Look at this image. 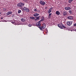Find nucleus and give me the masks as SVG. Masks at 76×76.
<instances>
[{"instance_id":"nucleus-1","label":"nucleus","mask_w":76,"mask_h":76,"mask_svg":"<svg viewBox=\"0 0 76 76\" xmlns=\"http://www.w3.org/2000/svg\"><path fill=\"white\" fill-rule=\"evenodd\" d=\"M36 25L39 28V29L41 30V31H44V29L42 28V27H41V21H39L37 23H36Z\"/></svg>"},{"instance_id":"nucleus-2","label":"nucleus","mask_w":76,"mask_h":76,"mask_svg":"<svg viewBox=\"0 0 76 76\" xmlns=\"http://www.w3.org/2000/svg\"><path fill=\"white\" fill-rule=\"evenodd\" d=\"M58 27H59L61 29H63V28H66V27L64 26H63V25L62 23H61L60 24H58Z\"/></svg>"},{"instance_id":"nucleus-3","label":"nucleus","mask_w":76,"mask_h":76,"mask_svg":"<svg viewBox=\"0 0 76 76\" xmlns=\"http://www.w3.org/2000/svg\"><path fill=\"white\" fill-rule=\"evenodd\" d=\"M24 6V4L22 2L18 3L17 4L18 7H22V6Z\"/></svg>"},{"instance_id":"nucleus-4","label":"nucleus","mask_w":76,"mask_h":76,"mask_svg":"<svg viewBox=\"0 0 76 76\" xmlns=\"http://www.w3.org/2000/svg\"><path fill=\"white\" fill-rule=\"evenodd\" d=\"M23 10H25V11H26V12H29V9L26 7H24V8Z\"/></svg>"},{"instance_id":"nucleus-5","label":"nucleus","mask_w":76,"mask_h":76,"mask_svg":"<svg viewBox=\"0 0 76 76\" xmlns=\"http://www.w3.org/2000/svg\"><path fill=\"white\" fill-rule=\"evenodd\" d=\"M21 20L22 22H23V24L25 25L26 24V23H24V22H25L26 20H25V19L24 18H22L21 19Z\"/></svg>"},{"instance_id":"nucleus-6","label":"nucleus","mask_w":76,"mask_h":76,"mask_svg":"<svg viewBox=\"0 0 76 76\" xmlns=\"http://www.w3.org/2000/svg\"><path fill=\"white\" fill-rule=\"evenodd\" d=\"M39 2L40 4H42V5L43 6H44V5H45V2L42 1H40Z\"/></svg>"},{"instance_id":"nucleus-7","label":"nucleus","mask_w":76,"mask_h":76,"mask_svg":"<svg viewBox=\"0 0 76 76\" xmlns=\"http://www.w3.org/2000/svg\"><path fill=\"white\" fill-rule=\"evenodd\" d=\"M72 23L71 22H67V25L68 26H70V25H72Z\"/></svg>"},{"instance_id":"nucleus-8","label":"nucleus","mask_w":76,"mask_h":76,"mask_svg":"<svg viewBox=\"0 0 76 76\" xmlns=\"http://www.w3.org/2000/svg\"><path fill=\"white\" fill-rule=\"evenodd\" d=\"M67 19H70V20H72L73 19V17L72 16H69L67 17Z\"/></svg>"},{"instance_id":"nucleus-9","label":"nucleus","mask_w":76,"mask_h":76,"mask_svg":"<svg viewBox=\"0 0 76 76\" xmlns=\"http://www.w3.org/2000/svg\"><path fill=\"white\" fill-rule=\"evenodd\" d=\"M12 13V12L11 11H9L7 13V15H10Z\"/></svg>"},{"instance_id":"nucleus-10","label":"nucleus","mask_w":76,"mask_h":76,"mask_svg":"<svg viewBox=\"0 0 76 76\" xmlns=\"http://www.w3.org/2000/svg\"><path fill=\"white\" fill-rule=\"evenodd\" d=\"M52 9H53L52 7H51L50 9H49L48 11V13H51V10H52Z\"/></svg>"},{"instance_id":"nucleus-11","label":"nucleus","mask_w":76,"mask_h":76,"mask_svg":"<svg viewBox=\"0 0 76 76\" xmlns=\"http://www.w3.org/2000/svg\"><path fill=\"white\" fill-rule=\"evenodd\" d=\"M45 27H46V26L45 25V24H43V26L42 27V29H44V28H45Z\"/></svg>"},{"instance_id":"nucleus-12","label":"nucleus","mask_w":76,"mask_h":76,"mask_svg":"<svg viewBox=\"0 0 76 76\" xmlns=\"http://www.w3.org/2000/svg\"><path fill=\"white\" fill-rule=\"evenodd\" d=\"M56 14L57 15H59L60 14V12L58 11H56Z\"/></svg>"},{"instance_id":"nucleus-13","label":"nucleus","mask_w":76,"mask_h":76,"mask_svg":"<svg viewBox=\"0 0 76 76\" xmlns=\"http://www.w3.org/2000/svg\"><path fill=\"white\" fill-rule=\"evenodd\" d=\"M39 14L35 13L34 14L33 16H39Z\"/></svg>"},{"instance_id":"nucleus-14","label":"nucleus","mask_w":76,"mask_h":76,"mask_svg":"<svg viewBox=\"0 0 76 76\" xmlns=\"http://www.w3.org/2000/svg\"><path fill=\"white\" fill-rule=\"evenodd\" d=\"M44 18L43 17H42L41 18V19L40 20V22H42V21H44Z\"/></svg>"},{"instance_id":"nucleus-15","label":"nucleus","mask_w":76,"mask_h":76,"mask_svg":"<svg viewBox=\"0 0 76 76\" xmlns=\"http://www.w3.org/2000/svg\"><path fill=\"white\" fill-rule=\"evenodd\" d=\"M40 18V16L37 17H36V18L37 19H38V20H39V18Z\"/></svg>"},{"instance_id":"nucleus-16","label":"nucleus","mask_w":76,"mask_h":76,"mask_svg":"<svg viewBox=\"0 0 76 76\" xmlns=\"http://www.w3.org/2000/svg\"><path fill=\"white\" fill-rule=\"evenodd\" d=\"M70 7H67V10H70Z\"/></svg>"},{"instance_id":"nucleus-17","label":"nucleus","mask_w":76,"mask_h":76,"mask_svg":"<svg viewBox=\"0 0 76 76\" xmlns=\"http://www.w3.org/2000/svg\"><path fill=\"white\" fill-rule=\"evenodd\" d=\"M3 10L4 12H6V9L5 8H3Z\"/></svg>"},{"instance_id":"nucleus-18","label":"nucleus","mask_w":76,"mask_h":76,"mask_svg":"<svg viewBox=\"0 0 76 76\" xmlns=\"http://www.w3.org/2000/svg\"><path fill=\"white\" fill-rule=\"evenodd\" d=\"M21 12H22L21 10H18V13H21Z\"/></svg>"},{"instance_id":"nucleus-19","label":"nucleus","mask_w":76,"mask_h":76,"mask_svg":"<svg viewBox=\"0 0 76 76\" xmlns=\"http://www.w3.org/2000/svg\"><path fill=\"white\" fill-rule=\"evenodd\" d=\"M30 18L31 19H35V17H31Z\"/></svg>"},{"instance_id":"nucleus-20","label":"nucleus","mask_w":76,"mask_h":76,"mask_svg":"<svg viewBox=\"0 0 76 76\" xmlns=\"http://www.w3.org/2000/svg\"><path fill=\"white\" fill-rule=\"evenodd\" d=\"M69 13H70V14H72V10H69Z\"/></svg>"},{"instance_id":"nucleus-21","label":"nucleus","mask_w":76,"mask_h":76,"mask_svg":"<svg viewBox=\"0 0 76 76\" xmlns=\"http://www.w3.org/2000/svg\"><path fill=\"white\" fill-rule=\"evenodd\" d=\"M11 17H13V16H14V14H11L10 15Z\"/></svg>"},{"instance_id":"nucleus-22","label":"nucleus","mask_w":76,"mask_h":76,"mask_svg":"<svg viewBox=\"0 0 76 76\" xmlns=\"http://www.w3.org/2000/svg\"><path fill=\"white\" fill-rule=\"evenodd\" d=\"M72 1H71V0H69V1H68V2L69 3H71L72 2Z\"/></svg>"},{"instance_id":"nucleus-23","label":"nucleus","mask_w":76,"mask_h":76,"mask_svg":"<svg viewBox=\"0 0 76 76\" xmlns=\"http://www.w3.org/2000/svg\"><path fill=\"white\" fill-rule=\"evenodd\" d=\"M28 26L30 27L32 26V25L31 24H29Z\"/></svg>"},{"instance_id":"nucleus-24","label":"nucleus","mask_w":76,"mask_h":76,"mask_svg":"<svg viewBox=\"0 0 76 76\" xmlns=\"http://www.w3.org/2000/svg\"><path fill=\"white\" fill-rule=\"evenodd\" d=\"M34 11L35 12H37V10L36 9H35L34 10Z\"/></svg>"},{"instance_id":"nucleus-25","label":"nucleus","mask_w":76,"mask_h":76,"mask_svg":"<svg viewBox=\"0 0 76 76\" xmlns=\"http://www.w3.org/2000/svg\"><path fill=\"white\" fill-rule=\"evenodd\" d=\"M51 16L49 15V16L48 17V18H49V19H50V18H51Z\"/></svg>"},{"instance_id":"nucleus-26","label":"nucleus","mask_w":76,"mask_h":76,"mask_svg":"<svg viewBox=\"0 0 76 76\" xmlns=\"http://www.w3.org/2000/svg\"><path fill=\"white\" fill-rule=\"evenodd\" d=\"M15 21H12V23H14V24H15Z\"/></svg>"},{"instance_id":"nucleus-27","label":"nucleus","mask_w":76,"mask_h":76,"mask_svg":"<svg viewBox=\"0 0 76 76\" xmlns=\"http://www.w3.org/2000/svg\"><path fill=\"white\" fill-rule=\"evenodd\" d=\"M74 26H76V23H75L74 25Z\"/></svg>"},{"instance_id":"nucleus-28","label":"nucleus","mask_w":76,"mask_h":76,"mask_svg":"<svg viewBox=\"0 0 76 76\" xmlns=\"http://www.w3.org/2000/svg\"><path fill=\"white\" fill-rule=\"evenodd\" d=\"M49 16H51V13L49 14Z\"/></svg>"},{"instance_id":"nucleus-29","label":"nucleus","mask_w":76,"mask_h":76,"mask_svg":"<svg viewBox=\"0 0 76 76\" xmlns=\"http://www.w3.org/2000/svg\"><path fill=\"white\" fill-rule=\"evenodd\" d=\"M65 9L67 10V7H65Z\"/></svg>"},{"instance_id":"nucleus-30","label":"nucleus","mask_w":76,"mask_h":76,"mask_svg":"<svg viewBox=\"0 0 76 76\" xmlns=\"http://www.w3.org/2000/svg\"><path fill=\"white\" fill-rule=\"evenodd\" d=\"M64 16H66V14H64Z\"/></svg>"},{"instance_id":"nucleus-31","label":"nucleus","mask_w":76,"mask_h":76,"mask_svg":"<svg viewBox=\"0 0 76 76\" xmlns=\"http://www.w3.org/2000/svg\"><path fill=\"white\" fill-rule=\"evenodd\" d=\"M38 12H40V11H39V10H38Z\"/></svg>"},{"instance_id":"nucleus-32","label":"nucleus","mask_w":76,"mask_h":76,"mask_svg":"<svg viewBox=\"0 0 76 76\" xmlns=\"http://www.w3.org/2000/svg\"><path fill=\"white\" fill-rule=\"evenodd\" d=\"M1 19H3V17H2L1 18Z\"/></svg>"},{"instance_id":"nucleus-33","label":"nucleus","mask_w":76,"mask_h":76,"mask_svg":"<svg viewBox=\"0 0 76 76\" xmlns=\"http://www.w3.org/2000/svg\"><path fill=\"white\" fill-rule=\"evenodd\" d=\"M73 0H71V1H73Z\"/></svg>"},{"instance_id":"nucleus-34","label":"nucleus","mask_w":76,"mask_h":76,"mask_svg":"<svg viewBox=\"0 0 76 76\" xmlns=\"http://www.w3.org/2000/svg\"><path fill=\"white\" fill-rule=\"evenodd\" d=\"M1 14V12H0V15Z\"/></svg>"}]
</instances>
